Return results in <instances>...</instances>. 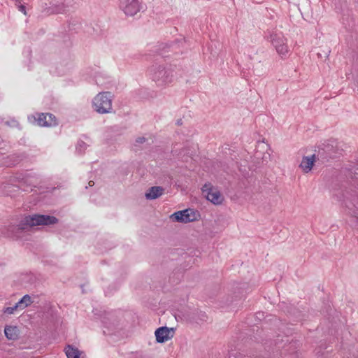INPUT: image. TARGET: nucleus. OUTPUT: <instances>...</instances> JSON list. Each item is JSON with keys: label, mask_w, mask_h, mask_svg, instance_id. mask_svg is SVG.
Listing matches in <instances>:
<instances>
[{"label": "nucleus", "mask_w": 358, "mask_h": 358, "mask_svg": "<svg viewBox=\"0 0 358 358\" xmlns=\"http://www.w3.org/2000/svg\"><path fill=\"white\" fill-rule=\"evenodd\" d=\"M99 313H94L99 315L102 323L108 328H111L117 325L118 321L116 315L113 312H106L99 310Z\"/></svg>", "instance_id": "obj_9"}, {"label": "nucleus", "mask_w": 358, "mask_h": 358, "mask_svg": "<svg viewBox=\"0 0 358 358\" xmlns=\"http://www.w3.org/2000/svg\"><path fill=\"white\" fill-rule=\"evenodd\" d=\"M94 110L101 114L110 113L112 109L111 94L109 92H101L93 100Z\"/></svg>", "instance_id": "obj_3"}, {"label": "nucleus", "mask_w": 358, "mask_h": 358, "mask_svg": "<svg viewBox=\"0 0 358 358\" xmlns=\"http://www.w3.org/2000/svg\"><path fill=\"white\" fill-rule=\"evenodd\" d=\"M355 174H358V169H356Z\"/></svg>", "instance_id": "obj_33"}, {"label": "nucleus", "mask_w": 358, "mask_h": 358, "mask_svg": "<svg viewBox=\"0 0 358 358\" xmlns=\"http://www.w3.org/2000/svg\"><path fill=\"white\" fill-rule=\"evenodd\" d=\"M177 145H176L171 150V153L173 156L179 155L180 153L178 152V149L176 148Z\"/></svg>", "instance_id": "obj_25"}, {"label": "nucleus", "mask_w": 358, "mask_h": 358, "mask_svg": "<svg viewBox=\"0 0 358 358\" xmlns=\"http://www.w3.org/2000/svg\"><path fill=\"white\" fill-rule=\"evenodd\" d=\"M7 186H8V187H11V186H9V185H4V188H6ZM12 187H14V186H12Z\"/></svg>", "instance_id": "obj_32"}, {"label": "nucleus", "mask_w": 358, "mask_h": 358, "mask_svg": "<svg viewBox=\"0 0 358 358\" xmlns=\"http://www.w3.org/2000/svg\"><path fill=\"white\" fill-rule=\"evenodd\" d=\"M270 38L271 42L280 55L283 56L288 52V46L286 43V39L282 34H272L270 36Z\"/></svg>", "instance_id": "obj_6"}, {"label": "nucleus", "mask_w": 358, "mask_h": 358, "mask_svg": "<svg viewBox=\"0 0 358 358\" xmlns=\"http://www.w3.org/2000/svg\"><path fill=\"white\" fill-rule=\"evenodd\" d=\"M4 334L8 340H17L19 337V329L16 326H6Z\"/></svg>", "instance_id": "obj_15"}, {"label": "nucleus", "mask_w": 358, "mask_h": 358, "mask_svg": "<svg viewBox=\"0 0 358 358\" xmlns=\"http://www.w3.org/2000/svg\"><path fill=\"white\" fill-rule=\"evenodd\" d=\"M87 145L83 141H79L77 144L76 150L80 153L83 152L86 148Z\"/></svg>", "instance_id": "obj_22"}, {"label": "nucleus", "mask_w": 358, "mask_h": 358, "mask_svg": "<svg viewBox=\"0 0 358 358\" xmlns=\"http://www.w3.org/2000/svg\"><path fill=\"white\" fill-rule=\"evenodd\" d=\"M33 303L31 296L29 294H25L17 303L20 309H24Z\"/></svg>", "instance_id": "obj_19"}, {"label": "nucleus", "mask_w": 358, "mask_h": 358, "mask_svg": "<svg viewBox=\"0 0 358 358\" xmlns=\"http://www.w3.org/2000/svg\"><path fill=\"white\" fill-rule=\"evenodd\" d=\"M152 79L159 85H165L172 82L173 73L170 68L166 69L164 65L154 64L151 66Z\"/></svg>", "instance_id": "obj_2"}, {"label": "nucleus", "mask_w": 358, "mask_h": 358, "mask_svg": "<svg viewBox=\"0 0 358 358\" xmlns=\"http://www.w3.org/2000/svg\"><path fill=\"white\" fill-rule=\"evenodd\" d=\"M345 205L349 210V214L355 217H358V206L357 204L351 201L346 200L345 201Z\"/></svg>", "instance_id": "obj_17"}, {"label": "nucleus", "mask_w": 358, "mask_h": 358, "mask_svg": "<svg viewBox=\"0 0 358 358\" xmlns=\"http://www.w3.org/2000/svg\"><path fill=\"white\" fill-rule=\"evenodd\" d=\"M315 162L316 155L315 154L311 156H305L303 157L299 166L304 173H307L311 171Z\"/></svg>", "instance_id": "obj_13"}, {"label": "nucleus", "mask_w": 358, "mask_h": 358, "mask_svg": "<svg viewBox=\"0 0 358 358\" xmlns=\"http://www.w3.org/2000/svg\"><path fill=\"white\" fill-rule=\"evenodd\" d=\"M59 220L52 215L34 214L24 217L17 225L9 227V230L15 233L27 231L34 226L52 225L58 223Z\"/></svg>", "instance_id": "obj_1"}, {"label": "nucleus", "mask_w": 358, "mask_h": 358, "mask_svg": "<svg viewBox=\"0 0 358 358\" xmlns=\"http://www.w3.org/2000/svg\"><path fill=\"white\" fill-rule=\"evenodd\" d=\"M172 45H166L164 48H163V50L162 51H164V50L165 49V48H170ZM163 57H166L167 55H165V52H161L159 53Z\"/></svg>", "instance_id": "obj_26"}, {"label": "nucleus", "mask_w": 358, "mask_h": 358, "mask_svg": "<svg viewBox=\"0 0 358 358\" xmlns=\"http://www.w3.org/2000/svg\"><path fill=\"white\" fill-rule=\"evenodd\" d=\"M178 126H181L182 124V119H179L176 121V123Z\"/></svg>", "instance_id": "obj_29"}, {"label": "nucleus", "mask_w": 358, "mask_h": 358, "mask_svg": "<svg viewBox=\"0 0 358 358\" xmlns=\"http://www.w3.org/2000/svg\"><path fill=\"white\" fill-rule=\"evenodd\" d=\"M257 317L259 319V320H262V318L264 317V313H257Z\"/></svg>", "instance_id": "obj_28"}, {"label": "nucleus", "mask_w": 358, "mask_h": 358, "mask_svg": "<svg viewBox=\"0 0 358 358\" xmlns=\"http://www.w3.org/2000/svg\"><path fill=\"white\" fill-rule=\"evenodd\" d=\"M146 138L145 137H138L136 139V145L137 144H142V143H144L145 141H146Z\"/></svg>", "instance_id": "obj_24"}, {"label": "nucleus", "mask_w": 358, "mask_h": 358, "mask_svg": "<svg viewBox=\"0 0 358 358\" xmlns=\"http://www.w3.org/2000/svg\"><path fill=\"white\" fill-rule=\"evenodd\" d=\"M164 189L161 186H153L150 187L145 192V196L148 200H154L163 194Z\"/></svg>", "instance_id": "obj_14"}, {"label": "nucleus", "mask_w": 358, "mask_h": 358, "mask_svg": "<svg viewBox=\"0 0 358 358\" xmlns=\"http://www.w3.org/2000/svg\"><path fill=\"white\" fill-rule=\"evenodd\" d=\"M120 8L127 16H134L141 9L138 0H120Z\"/></svg>", "instance_id": "obj_5"}, {"label": "nucleus", "mask_w": 358, "mask_h": 358, "mask_svg": "<svg viewBox=\"0 0 358 358\" xmlns=\"http://www.w3.org/2000/svg\"><path fill=\"white\" fill-rule=\"evenodd\" d=\"M197 215H199V213L196 210H194L191 208H187L174 213L171 215L170 217L174 222L188 223L196 220Z\"/></svg>", "instance_id": "obj_4"}, {"label": "nucleus", "mask_w": 358, "mask_h": 358, "mask_svg": "<svg viewBox=\"0 0 358 358\" xmlns=\"http://www.w3.org/2000/svg\"><path fill=\"white\" fill-rule=\"evenodd\" d=\"M329 155L327 152H324V148H320L317 152V158L318 160L321 159L322 162L324 163L325 162L329 161L330 158V156H328Z\"/></svg>", "instance_id": "obj_20"}, {"label": "nucleus", "mask_w": 358, "mask_h": 358, "mask_svg": "<svg viewBox=\"0 0 358 358\" xmlns=\"http://www.w3.org/2000/svg\"><path fill=\"white\" fill-rule=\"evenodd\" d=\"M268 150H271L268 144H265L264 141L262 142L258 141L255 153V157L257 159L267 162L271 156L270 153L268 152Z\"/></svg>", "instance_id": "obj_11"}, {"label": "nucleus", "mask_w": 358, "mask_h": 358, "mask_svg": "<svg viewBox=\"0 0 358 358\" xmlns=\"http://www.w3.org/2000/svg\"><path fill=\"white\" fill-rule=\"evenodd\" d=\"M316 51L317 57L321 59H327L331 52L330 48L327 45L317 48Z\"/></svg>", "instance_id": "obj_16"}, {"label": "nucleus", "mask_w": 358, "mask_h": 358, "mask_svg": "<svg viewBox=\"0 0 358 358\" xmlns=\"http://www.w3.org/2000/svg\"><path fill=\"white\" fill-rule=\"evenodd\" d=\"M66 355L67 358H80V353L78 348L72 345H67L66 348Z\"/></svg>", "instance_id": "obj_18"}, {"label": "nucleus", "mask_w": 358, "mask_h": 358, "mask_svg": "<svg viewBox=\"0 0 358 358\" xmlns=\"http://www.w3.org/2000/svg\"><path fill=\"white\" fill-rule=\"evenodd\" d=\"M175 329L167 327H161L155 330V334L157 343H163L172 338L174 336Z\"/></svg>", "instance_id": "obj_8"}, {"label": "nucleus", "mask_w": 358, "mask_h": 358, "mask_svg": "<svg viewBox=\"0 0 358 358\" xmlns=\"http://www.w3.org/2000/svg\"><path fill=\"white\" fill-rule=\"evenodd\" d=\"M19 10L27 15L26 7L24 5L19 6Z\"/></svg>", "instance_id": "obj_27"}, {"label": "nucleus", "mask_w": 358, "mask_h": 358, "mask_svg": "<svg viewBox=\"0 0 358 358\" xmlns=\"http://www.w3.org/2000/svg\"><path fill=\"white\" fill-rule=\"evenodd\" d=\"M74 0H64V3H62V5L58 6V8L57 9V13H62L65 10L64 8L65 6H72Z\"/></svg>", "instance_id": "obj_21"}, {"label": "nucleus", "mask_w": 358, "mask_h": 358, "mask_svg": "<svg viewBox=\"0 0 358 358\" xmlns=\"http://www.w3.org/2000/svg\"><path fill=\"white\" fill-rule=\"evenodd\" d=\"M88 184H89L90 186H93L94 185V181L91 180V181L89 182Z\"/></svg>", "instance_id": "obj_30"}, {"label": "nucleus", "mask_w": 358, "mask_h": 358, "mask_svg": "<svg viewBox=\"0 0 358 358\" xmlns=\"http://www.w3.org/2000/svg\"><path fill=\"white\" fill-rule=\"evenodd\" d=\"M324 152H327L330 158L334 159L341 155L342 149L338 146V143L334 141H331L329 143L324 144Z\"/></svg>", "instance_id": "obj_12"}, {"label": "nucleus", "mask_w": 358, "mask_h": 358, "mask_svg": "<svg viewBox=\"0 0 358 358\" xmlns=\"http://www.w3.org/2000/svg\"><path fill=\"white\" fill-rule=\"evenodd\" d=\"M202 192L206 193V199L213 204H220L222 202V195L217 189L213 188L210 183L205 184L202 187Z\"/></svg>", "instance_id": "obj_7"}, {"label": "nucleus", "mask_w": 358, "mask_h": 358, "mask_svg": "<svg viewBox=\"0 0 358 358\" xmlns=\"http://www.w3.org/2000/svg\"><path fill=\"white\" fill-rule=\"evenodd\" d=\"M244 358H250V357H248V356H247V357H244Z\"/></svg>", "instance_id": "obj_34"}, {"label": "nucleus", "mask_w": 358, "mask_h": 358, "mask_svg": "<svg viewBox=\"0 0 358 358\" xmlns=\"http://www.w3.org/2000/svg\"><path fill=\"white\" fill-rule=\"evenodd\" d=\"M36 120L38 124L42 127H54L58 124L56 117L51 113H41Z\"/></svg>", "instance_id": "obj_10"}, {"label": "nucleus", "mask_w": 358, "mask_h": 358, "mask_svg": "<svg viewBox=\"0 0 358 358\" xmlns=\"http://www.w3.org/2000/svg\"><path fill=\"white\" fill-rule=\"evenodd\" d=\"M20 159H18V157L16 158V159L15 160V163H17L18 162H20Z\"/></svg>", "instance_id": "obj_31"}, {"label": "nucleus", "mask_w": 358, "mask_h": 358, "mask_svg": "<svg viewBox=\"0 0 358 358\" xmlns=\"http://www.w3.org/2000/svg\"><path fill=\"white\" fill-rule=\"evenodd\" d=\"M17 308H20V307H19V306L16 303L15 305L12 306V307H7V308H6L3 310V313L9 314V315H11V314H13L14 311L16 310Z\"/></svg>", "instance_id": "obj_23"}]
</instances>
